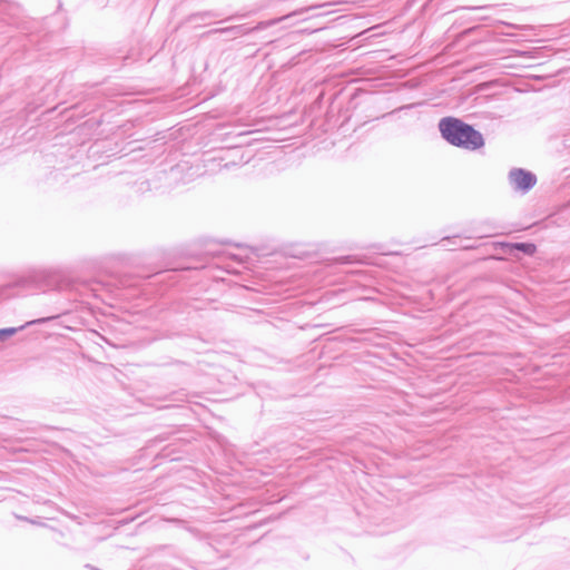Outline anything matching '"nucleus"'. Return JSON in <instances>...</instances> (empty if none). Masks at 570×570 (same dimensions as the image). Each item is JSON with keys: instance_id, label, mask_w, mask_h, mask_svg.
<instances>
[{"instance_id": "obj_1", "label": "nucleus", "mask_w": 570, "mask_h": 570, "mask_svg": "<svg viewBox=\"0 0 570 570\" xmlns=\"http://www.w3.org/2000/svg\"><path fill=\"white\" fill-rule=\"evenodd\" d=\"M441 137L451 146L474 151L484 146L483 135L472 125L456 117H443L439 121Z\"/></svg>"}, {"instance_id": "obj_2", "label": "nucleus", "mask_w": 570, "mask_h": 570, "mask_svg": "<svg viewBox=\"0 0 570 570\" xmlns=\"http://www.w3.org/2000/svg\"><path fill=\"white\" fill-rule=\"evenodd\" d=\"M508 180L513 190L525 194L537 184V176L523 168H512L508 174Z\"/></svg>"}, {"instance_id": "obj_3", "label": "nucleus", "mask_w": 570, "mask_h": 570, "mask_svg": "<svg viewBox=\"0 0 570 570\" xmlns=\"http://www.w3.org/2000/svg\"><path fill=\"white\" fill-rule=\"evenodd\" d=\"M256 29H259V27L256 28H248L246 24H238V26H230L219 29L210 30L208 33H226L232 36L233 38H237L239 36L247 35Z\"/></svg>"}, {"instance_id": "obj_4", "label": "nucleus", "mask_w": 570, "mask_h": 570, "mask_svg": "<svg viewBox=\"0 0 570 570\" xmlns=\"http://www.w3.org/2000/svg\"><path fill=\"white\" fill-rule=\"evenodd\" d=\"M46 320L45 318H41V320H35V321H30V322H27L24 325H21L19 327H6V328H1L0 330V342H3L6 341L7 338L11 337L12 335H14L16 333H18L19 331L23 330L26 326H29L31 324H37V323H43Z\"/></svg>"}, {"instance_id": "obj_5", "label": "nucleus", "mask_w": 570, "mask_h": 570, "mask_svg": "<svg viewBox=\"0 0 570 570\" xmlns=\"http://www.w3.org/2000/svg\"><path fill=\"white\" fill-rule=\"evenodd\" d=\"M220 14L218 12L208 10V11H202V12L194 13L188 18V20H189V22L196 23L198 21H205L207 19L218 18Z\"/></svg>"}, {"instance_id": "obj_6", "label": "nucleus", "mask_w": 570, "mask_h": 570, "mask_svg": "<svg viewBox=\"0 0 570 570\" xmlns=\"http://www.w3.org/2000/svg\"><path fill=\"white\" fill-rule=\"evenodd\" d=\"M514 247L527 255H533L537 250L535 245L532 243H517Z\"/></svg>"}, {"instance_id": "obj_7", "label": "nucleus", "mask_w": 570, "mask_h": 570, "mask_svg": "<svg viewBox=\"0 0 570 570\" xmlns=\"http://www.w3.org/2000/svg\"><path fill=\"white\" fill-rule=\"evenodd\" d=\"M168 400L171 402L166 405V407L169 406H176V403L185 402L186 401V394L183 392H175L168 396Z\"/></svg>"}, {"instance_id": "obj_8", "label": "nucleus", "mask_w": 570, "mask_h": 570, "mask_svg": "<svg viewBox=\"0 0 570 570\" xmlns=\"http://www.w3.org/2000/svg\"><path fill=\"white\" fill-rule=\"evenodd\" d=\"M443 247H449L450 245H456V237H444L441 240Z\"/></svg>"}, {"instance_id": "obj_9", "label": "nucleus", "mask_w": 570, "mask_h": 570, "mask_svg": "<svg viewBox=\"0 0 570 570\" xmlns=\"http://www.w3.org/2000/svg\"><path fill=\"white\" fill-rule=\"evenodd\" d=\"M343 263H346V264H350V263H353L354 261L352 259V256H344L341 258Z\"/></svg>"}, {"instance_id": "obj_10", "label": "nucleus", "mask_w": 570, "mask_h": 570, "mask_svg": "<svg viewBox=\"0 0 570 570\" xmlns=\"http://www.w3.org/2000/svg\"><path fill=\"white\" fill-rule=\"evenodd\" d=\"M164 273H157L155 276L159 277L161 276Z\"/></svg>"}]
</instances>
